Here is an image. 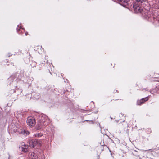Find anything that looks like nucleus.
<instances>
[{"instance_id": "f257e3e1", "label": "nucleus", "mask_w": 159, "mask_h": 159, "mask_svg": "<svg viewBox=\"0 0 159 159\" xmlns=\"http://www.w3.org/2000/svg\"><path fill=\"white\" fill-rule=\"evenodd\" d=\"M50 123L49 119L45 115L42 116L37 124V129H40L44 126L47 125Z\"/></svg>"}, {"instance_id": "f03ea898", "label": "nucleus", "mask_w": 159, "mask_h": 159, "mask_svg": "<svg viewBox=\"0 0 159 159\" xmlns=\"http://www.w3.org/2000/svg\"><path fill=\"white\" fill-rule=\"evenodd\" d=\"M50 123L49 119L45 115L42 116L37 124V129H40L44 126L47 125Z\"/></svg>"}, {"instance_id": "7ed1b4c3", "label": "nucleus", "mask_w": 159, "mask_h": 159, "mask_svg": "<svg viewBox=\"0 0 159 159\" xmlns=\"http://www.w3.org/2000/svg\"><path fill=\"white\" fill-rule=\"evenodd\" d=\"M27 123L30 127L34 126L36 124V121L34 118L29 117L27 120Z\"/></svg>"}, {"instance_id": "20e7f679", "label": "nucleus", "mask_w": 159, "mask_h": 159, "mask_svg": "<svg viewBox=\"0 0 159 159\" xmlns=\"http://www.w3.org/2000/svg\"><path fill=\"white\" fill-rule=\"evenodd\" d=\"M133 8L135 12L136 13H141L143 11L142 7L137 3H134Z\"/></svg>"}, {"instance_id": "39448f33", "label": "nucleus", "mask_w": 159, "mask_h": 159, "mask_svg": "<svg viewBox=\"0 0 159 159\" xmlns=\"http://www.w3.org/2000/svg\"><path fill=\"white\" fill-rule=\"evenodd\" d=\"M37 143L36 139H33L30 140L29 142V146L31 148H33L37 145Z\"/></svg>"}, {"instance_id": "423d86ee", "label": "nucleus", "mask_w": 159, "mask_h": 159, "mask_svg": "<svg viewBox=\"0 0 159 159\" xmlns=\"http://www.w3.org/2000/svg\"><path fill=\"white\" fill-rule=\"evenodd\" d=\"M28 146L25 144L24 143H22L21 145L19 147L20 150L23 152H26L28 151Z\"/></svg>"}, {"instance_id": "0eeeda50", "label": "nucleus", "mask_w": 159, "mask_h": 159, "mask_svg": "<svg viewBox=\"0 0 159 159\" xmlns=\"http://www.w3.org/2000/svg\"><path fill=\"white\" fill-rule=\"evenodd\" d=\"M148 97L142 98L140 100H138L137 101V104L138 105H140L144 103L145 102L148 100Z\"/></svg>"}, {"instance_id": "6e6552de", "label": "nucleus", "mask_w": 159, "mask_h": 159, "mask_svg": "<svg viewBox=\"0 0 159 159\" xmlns=\"http://www.w3.org/2000/svg\"><path fill=\"white\" fill-rule=\"evenodd\" d=\"M29 157L30 159H37L38 158L37 154L33 152L29 153Z\"/></svg>"}, {"instance_id": "1a4fd4ad", "label": "nucleus", "mask_w": 159, "mask_h": 159, "mask_svg": "<svg viewBox=\"0 0 159 159\" xmlns=\"http://www.w3.org/2000/svg\"><path fill=\"white\" fill-rule=\"evenodd\" d=\"M20 132L25 135H27L29 134V132L27 130L25 129H22L20 130Z\"/></svg>"}, {"instance_id": "9d476101", "label": "nucleus", "mask_w": 159, "mask_h": 159, "mask_svg": "<svg viewBox=\"0 0 159 159\" xmlns=\"http://www.w3.org/2000/svg\"><path fill=\"white\" fill-rule=\"evenodd\" d=\"M119 1H120L121 3L125 6L128 4V3L129 2L130 0H120Z\"/></svg>"}, {"instance_id": "9b49d317", "label": "nucleus", "mask_w": 159, "mask_h": 159, "mask_svg": "<svg viewBox=\"0 0 159 159\" xmlns=\"http://www.w3.org/2000/svg\"><path fill=\"white\" fill-rule=\"evenodd\" d=\"M34 135L36 137H39L42 136L43 135V134L41 133H38L34 134Z\"/></svg>"}, {"instance_id": "f8f14e48", "label": "nucleus", "mask_w": 159, "mask_h": 159, "mask_svg": "<svg viewBox=\"0 0 159 159\" xmlns=\"http://www.w3.org/2000/svg\"><path fill=\"white\" fill-rule=\"evenodd\" d=\"M159 21L157 19H156V20H155L154 23L155 25H156V26H159Z\"/></svg>"}, {"instance_id": "ddd939ff", "label": "nucleus", "mask_w": 159, "mask_h": 159, "mask_svg": "<svg viewBox=\"0 0 159 159\" xmlns=\"http://www.w3.org/2000/svg\"><path fill=\"white\" fill-rule=\"evenodd\" d=\"M137 2L140 3L144 2L147 1V0H135Z\"/></svg>"}, {"instance_id": "4468645a", "label": "nucleus", "mask_w": 159, "mask_h": 159, "mask_svg": "<svg viewBox=\"0 0 159 159\" xmlns=\"http://www.w3.org/2000/svg\"><path fill=\"white\" fill-rule=\"evenodd\" d=\"M36 141L37 142V144H38L39 146H41V144L42 143V141L41 140H36Z\"/></svg>"}, {"instance_id": "2eb2a0df", "label": "nucleus", "mask_w": 159, "mask_h": 159, "mask_svg": "<svg viewBox=\"0 0 159 159\" xmlns=\"http://www.w3.org/2000/svg\"><path fill=\"white\" fill-rule=\"evenodd\" d=\"M134 155H135L136 156H139V155L138 154H137V152L136 151H134V152L133 153Z\"/></svg>"}, {"instance_id": "dca6fc26", "label": "nucleus", "mask_w": 159, "mask_h": 159, "mask_svg": "<svg viewBox=\"0 0 159 159\" xmlns=\"http://www.w3.org/2000/svg\"><path fill=\"white\" fill-rule=\"evenodd\" d=\"M25 34L26 35H27V34H28V32H26V33H25Z\"/></svg>"}, {"instance_id": "f3484780", "label": "nucleus", "mask_w": 159, "mask_h": 159, "mask_svg": "<svg viewBox=\"0 0 159 159\" xmlns=\"http://www.w3.org/2000/svg\"><path fill=\"white\" fill-rule=\"evenodd\" d=\"M19 30H17V31H18Z\"/></svg>"}, {"instance_id": "a211bd4d", "label": "nucleus", "mask_w": 159, "mask_h": 159, "mask_svg": "<svg viewBox=\"0 0 159 159\" xmlns=\"http://www.w3.org/2000/svg\"><path fill=\"white\" fill-rule=\"evenodd\" d=\"M117 1H120V0H117Z\"/></svg>"}]
</instances>
